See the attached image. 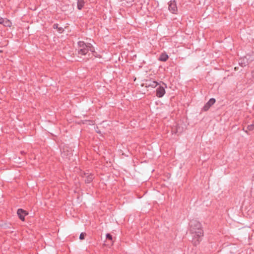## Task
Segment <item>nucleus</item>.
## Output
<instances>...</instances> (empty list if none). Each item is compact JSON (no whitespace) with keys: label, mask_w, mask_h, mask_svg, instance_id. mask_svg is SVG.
I'll list each match as a JSON object with an SVG mask.
<instances>
[{"label":"nucleus","mask_w":254,"mask_h":254,"mask_svg":"<svg viewBox=\"0 0 254 254\" xmlns=\"http://www.w3.org/2000/svg\"><path fill=\"white\" fill-rule=\"evenodd\" d=\"M216 100L214 98H211L203 106L202 110L203 111H208L209 108L215 103Z\"/></svg>","instance_id":"4"},{"label":"nucleus","mask_w":254,"mask_h":254,"mask_svg":"<svg viewBox=\"0 0 254 254\" xmlns=\"http://www.w3.org/2000/svg\"><path fill=\"white\" fill-rule=\"evenodd\" d=\"M247 129H248L249 130H253L254 129V121L253 122L252 124L248 126Z\"/></svg>","instance_id":"13"},{"label":"nucleus","mask_w":254,"mask_h":254,"mask_svg":"<svg viewBox=\"0 0 254 254\" xmlns=\"http://www.w3.org/2000/svg\"><path fill=\"white\" fill-rule=\"evenodd\" d=\"M4 21V19L0 16V24H2Z\"/></svg>","instance_id":"18"},{"label":"nucleus","mask_w":254,"mask_h":254,"mask_svg":"<svg viewBox=\"0 0 254 254\" xmlns=\"http://www.w3.org/2000/svg\"><path fill=\"white\" fill-rule=\"evenodd\" d=\"M57 29L60 33H62L64 31V29L63 27H59Z\"/></svg>","instance_id":"16"},{"label":"nucleus","mask_w":254,"mask_h":254,"mask_svg":"<svg viewBox=\"0 0 254 254\" xmlns=\"http://www.w3.org/2000/svg\"><path fill=\"white\" fill-rule=\"evenodd\" d=\"M59 26V24L58 23H55L53 26V27L54 29H58L59 28L58 27Z\"/></svg>","instance_id":"17"},{"label":"nucleus","mask_w":254,"mask_h":254,"mask_svg":"<svg viewBox=\"0 0 254 254\" xmlns=\"http://www.w3.org/2000/svg\"><path fill=\"white\" fill-rule=\"evenodd\" d=\"M169 10L172 13H176V12L178 11L177 6L176 5V2L175 0H170L169 2Z\"/></svg>","instance_id":"3"},{"label":"nucleus","mask_w":254,"mask_h":254,"mask_svg":"<svg viewBox=\"0 0 254 254\" xmlns=\"http://www.w3.org/2000/svg\"><path fill=\"white\" fill-rule=\"evenodd\" d=\"M158 85V83L157 82L155 81H153L151 82L150 83L148 84L147 86L148 87H151L152 88L156 87Z\"/></svg>","instance_id":"12"},{"label":"nucleus","mask_w":254,"mask_h":254,"mask_svg":"<svg viewBox=\"0 0 254 254\" xmlns=\"http://www.w3.org/2000/svg\"><path fill=\"white\" fill-rule=\"evenodd\" d=\"M17 214L19 218L22 221L25 220V216L28 214V213L26 211L24 210L21 208H19L17 210Z\"/></svg>","instance_id":"5"},{"label":"nucleus","mask_w":254,"mask_h":254,"mask_svg":"<svg viewBox=\"0 0 254 254\" xmlns=\"http://www.w3.org/2000/svg\"><path fill=\"white\" fill-rule=\"evenodd\" d=\"M90 51H91L92 52H93V51L91 49H90Z\"/></svg>","instance_id":"22"},{"label":"nucleus","mask_w":254,"mask_h":254,"mask_svg":"<svg viewBox=\"0 0 254 254\" xmlns=\"http://www.w3.org/2000/svg\"><path fill=\"white\" fill-rule=\"evenodd\" d=\"M106 238L107 239L110 240L112 243L113 242V237L110 234L108 233L106 234Z\"/></svg>","instance_id":"15"},{"label":"nucleus","mask_w":254,"mask_h":254,"mask_svg":"<svg viewBox=\"0 0 254 254\" xmlns=\"http://www.w3.org/2000/svg\"><path fill=\"white\" fill-rule=\"evenodd\" d=\"M78 46L79 47V49L84 48L85 47H87V46H92L91 44H86L83 41H79L78 42Z\"/></svg>","instance_id":"9"},{"label":"nucleus","mask_w":254,"mask_h":254,"mask_svg":"<svg viewBox=\"0 0 254 254\" xmlns=\"http://www.w3.org/2000/svg\"><path fill=\"white\" fill-rule=\"evenodd\" d=\"M190 232L192 236V243L195 246L198 245L203 236V230L201 224L196 220H192L190 223Z\"/></svg>","instance_id":"1"},{"label":"nucleus","mask_w":254,"mask_h":254,"mask_svg":"<svg viewBox=\"0 0 254 254\" xmlns=\"http://www.w3.org/2000/svg\"><path fill=\"white\" fill-rule=\"evenodd\" d=\"M86 236V234L84 232H82L79 236V239L83 240L85 239V237Z\"/></svg>","instance_id":"14"},{"label":"nucleus","mask_w":254,"mask_h":254,"mask_svg":"<svg viewBox=\"0 0 254 254\" xmlns=\"http://www.w3.org/2000/svg\"><path fill=\"white\" fill-rule=\"evenodd\" d=\"M90 48L91 46H87V47H85L84 48L79 49L78 50V54L81 55H85L88 53L89 48Z\"/></svg>","instance_id":"7"},{"label":"nucleus","mask_w":254,"mask_h":254,"mask_svg":"<svg viewBox=\"0 0 254 254\" xmlns=\"http://www.w3.org/2000/svg\"><path fill=\"white\" fill-rule=\"evenodd\" d=\"M90 51H91L92 52H93V51L91 49H90Z\"/></svg>","instance_id":"20"},{"label":"nucleus","mask_w":254,"mask_h":254,"mask_svg":"<svg viewBox=\"0 0 254 254\" xmlns=\"http://www.w3.org/2000/svg\"><path fill=\"white\" fill-rule=\"evenodd\" d=\"M164 86L160 85L156 89V96L158 98L162 97L165 94V88H167V85L164 83H162Z\"/></svg>","instance_id":"2"},{"label":"nucleus","mask_w":254,"mask_h":254,"mask_svg":"<svg viewBox=\"0 0 254 254\" xmlns=\"http://www.w3.org/2000/svg\"><path fill=\"white\" fill-rule=\"evenodd\" d=\"M169 58V57L167 54H166L165 53H162L159 58V60L162 62H166Z\"/></svg>","instance_id":"10"},{"label":"nucleus","mask_w":254,"mask_h":254,"mask_svg":"<svg viewBox=\"0 0 254 254\" xmlns=\"http://www.w3.org/2000/svg\"><path fill=\"white\" fill-rule=\"evenodd\" d=\"M82 176L83 178H85L84 181L85 183L87 184L90 183L93 179V175H92V174L84 173L83 175H82Z\"/></svg>","instance_id":"6"},{"label":"nucleus","mask_w":254,"mask_h":254,"mask_svg":"<svg viewBox=\"0 0 254 254\" xmlns=\"http://www.w3.org/2000/svg\"><path fill=\"white\" fill-rule=\"evenodd\" d=\"M243 130H244L246 132H248L247 130H245L244 128H243Z\"/></svg>","instance_id":"19"},{"label":"nucleus","mask_w":254,"mask_h":254,"mask_svg":"<svg viewBox=\"0 0 254 254\" xmlns=\"http://www.w3.org/2000/svg\"><path fill=\"white\" fill-rule=\"evenodd\" d=\"M123 6L130 7L133 4L134 0H120Z\"/></svg>","instance_id":"8"},{"label":"nucleus","mask_w":254,"mask_h":254,"mask_svg":"<svg viewBox=\"0 0 254 254\" xmlns=\"http://www.w3.org/2000/svg\"><path fill=\"white\" fill-rule=\"evenodd\" d=\"M84 3V0H78L77 2V8L79 10H81L83 7Z\"/></svg>","instance_id":"11"},{"label":"nucleus","mask_w":254,"mask_h":254,"mask_svg":"<svg viewBox=\"0 0 254 254\" xmlns=\"http://www.w3.org/2000/svg\"><path fill=\"white\" fill-rule=\"evenodd\" d=\"M90 51H91L92 52H93V51L91 49H90Z\"/></svg>","instance_id":"21"},{"label":"nucleus","mask_w":254,"mask_h":254,"mask_svg":"<svg viewBox=\"0 0 254 254\" xmlns=\"http://www.w3.org/2000/svg\"><path fill=\"white\" fill-rule=\"evenodd\" d=\"M253 73L254 74V70H253Z\"/></svg>","instance_id":"23"}]
</instances>
